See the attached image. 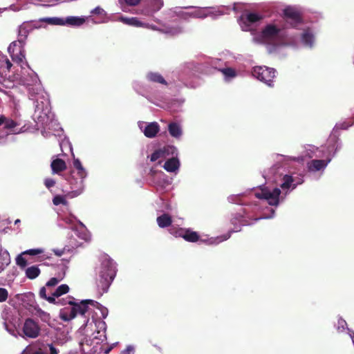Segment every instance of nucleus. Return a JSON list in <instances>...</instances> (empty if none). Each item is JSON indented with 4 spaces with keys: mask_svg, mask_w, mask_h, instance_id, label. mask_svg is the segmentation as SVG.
Masks as SVG:
<instances>
[{
    "mask_svg": "<svg viewBox=\"0 0 354 354\" xmlns=\"http://www.w3.org/2000/svg\"><path fill=\"white\" fill-rule=\"evenodd\" d=\"M142 0H118L122 11L125 12V6H135L140 3Z\"/></svg>",
    "mask_w": 354,
    "mask_h": 354,
    "instance_id": "nucleus-33",
    "label": "nucleus"
},
{
    "mask_svg": "<svg viewBox=\"0 0 354 354\" xmlns=\"http://www.w3.org/2000/svg\"><path fill=\"white\" fill-rule=\"evenodd\" d=\"M143 27H145V28L153 30H158V31H160L166 35H171V36L179 35L183 32V28L180 26H167L164 25L162 28H158L157 26H156L155 25L144 23Z\"/></svg>",
    "mask_w": 354,
    "mask_h": 354,
    "instance_id": "nucleus-18",
    "label": "nucleus"
},
{
    "mask_svg": "<svg viewBox=\"0 0 354 354\" xmlns=\"http://www.w3.org/2000/svg\"><path fill=\"white\" fill-rule=\"evenodd\" d=\"M99 261L100 266L97 271V286L102 292H106L116 275V267L113 259L105 253L99 256Z\"/></svg>",
    "mask_w": 354,
    "mask_h": 354,
    "instance_id": "nucleus-4",
    "label": "nucleus"
},
{
    "mask_svg": "<svg viewBox=\"0 0 354 354\" xmlns=\"http://www.w3.org/2000/svg\"><path fill=\"white\" fill-rule=\"evenodd\" d=\"M280 194L281 190L279 188L275 187L270 189L267 187H260L254 194L256 198L266 201L272 206L278 205Z\"/></svg>",
    "mask_w": 354,
    "mask_h": 354,
    "instance_id": "nucleus-10",
    "label": "nucleus"
},
{
    "mask_svg": "<svg viewBox=\"0 0 354 354\" xmlns=\"http://www.w3.org/2000/svg\"><path fill=\"white\" fill-rule=\"evenodd\" d=\"M283 177H287V178H289V177H292L290 175H288V174H285L283 176Z\"/></svg>",
    "mask_w": 354,
    "mask_h": 354,
    "instance_id": "nucleus-59",
    "label": "nucleus"
},
{
    "mask_svg": "<svg viewBox=\"0 0 354 354\" xmlns=\"http://www.w3.org/2000/svg\"><path fill=\"white\" fill-rule=\"evenodd\" d=\"M261 19V15L254 12H250L241 15L238 21L242 30L250 31L252 30V24Z\"/></svg>",
    "mask_w": 354,
    "mask_h": 354,
    "instance_id": "nucleus-13",
    "label": "nucleus"
},
{
    "mask_svg": "<svg viewBox=\"0 0 354 354\" xmlns=\"http://www.w3.org/2000/svg\"><path fill=\"white\" fill-rule=\"evenodd\" d=\"M28 31L24 26H20L19 29V37L18 39H23L24 42H26V39L28 37Z\"/></svg>",
    "mask_w": 354,
    "mask_h": 354,
    "instance_id": "nucleus-42",
    "label": "nucleus"
},
{
    "mask_svg": "<svg viewBox=\"0 0 354 354\" xmlns=\"http://www.w3.org/2000/svg\"><path fill=\"white\" fill-rule=\"evenodd\" d=\"M182 238L186 241L195 243L199 240V235L196 232L192 231L190 229H184Z\"/></svg>",
    "mask_w": 354,
    "mask_h": 354,
    "instance_id": "nucleus-27",
    "label": "nucleus"
},
{
    "mask_svg": "<svg viewBox=\"0 0 354 354\" xmlns=\"http://www.w3.org/2000/svg\"><path fill=\"white\" fill-rule=\"evenodd\" d=\"M339 147L338 139L335 136H330L328 141L326 151L322 157H326L325 160H312L307 162L308 170L310 172L324 171L331 160V157Z\"/></svg>",
    "mask_w": 354,
    "mask_h": 354,
    "instance_id": "nucleus-6",
    "label": "nucleus"
},
{
    "mask_svg": "<svg viewBox=\"0 0 354 354\" xmlns=\"http://www.w3.org/2000/svg\"><path fill=\"white\" fill-rule=\"evenodd\" d=\"M351 124H346L345 122L337 124L335 128L338 129H347Z\"/></svg>",
    "mask_w": 354,
    "mask_h": 354,
    "instance_id": "nucleus-51",
    "label": "nucleus"
},
{
    "mask_svg": "<svg viewBox=\"0 0 354 354\" xmlns=\"http://www.w3.org/2000/svg\"><path fill=\"white\" fill-rule=\"evenodd\" d=\"M101 324H102L103 326H105V322H101Z\"/></svg>",
    "mask_w": 354,
    "mask_h": 354,
    "instance_id": "nucleus-60",
    "label": "nucleus"
},
{
    "mask_svg": "<svg viewBox=\"0 0 354 354\" xmlns=\"http://www.w3.org/2000/svg\"><path fill=\"white\" fill-rule=\"evenodd\" d=\"M156 221L160 227H168L171 225L172 218L169 214L165 213L158 216L156 218Z\"/></svg>",
    "mask_w": 354,
    "mask_h": 354,
    "instance_id": "nucleus-26",
    "label": "nucleus"
},
{
    "mask_svg": "<svg viewBox=\"0 0 354 354\" xmlns=\"http://www.w3.org/2000/svg\"><path fill=\"white\" fill-rule=\"evenodd\" d=\"M12 66V63L6 56L0 55V83L7 78Z\"/></svg>",
    "mask_w": 354,
    "mask_h": 354,
    "instance_id": "nucleus-21",
    "label": "nucleus"
},
{
    "mask_svg": "<svg viewBox=\"0 0 354 354\" xmlns=\"http://www.w3.org/2000/svg\"><path fill=\"white\" fill-rule=\"evenodd\" d=\"M88 304L93 306H100V303L91 299L82 301L80 304H75L69 308H64L60 310L59 317L62 320L68 322L76 317L77 314L84 315L88 310Z\"/></svg>",
    "mask_w": 354,
    "mask_h": 354,
    "instance_id": "nucleus-8",
    "label": "nucleus"
},
{
    "mask_svg": "<svg viewBox=\"0 0 354 354\" xmlns=\"http://www.w3.org/2000/svg\"><path fill=\"white\" fill-rule=\"evenodd\" d=\"M252 35L253 41L266 45L269 53L274 52L280 46L295 45L287 38L285 31L274 24H268L261 32Z\"/></svg>",
    "mask_w": 354,
    "mask_h": 354,
    "instance_id": "nucleus-2",
    "label": "nucleus"
},
{
    "mask_svg": "<svg viewBox=\"0 0 354 354\" xmlns=\"http://www.w3.org/2000/svg\"><path fill=\"white\" fill-rule=\"evenodd\" d=\"M47 292V288L46 287H42L39 290V297L42 299H46L49 303H55V298L51 295L50 296H48L46 294Z\"/></svg>",
    "mask_w": 354,
    "mask_h": 354,
    "instance_id": "nucleus-36",
    "label": "nucleus"
},
{
    "mask_svg": "<svg viewBox=\"0 0 354 354\" xmlns=\"http://www.w3.org/2000/svg\"><path fill=\"white\" fill-rule=\"evenodd\" d=\"M221 71L223 73L225 80H227L235 77L237 75L236 71L232 68H223L221 69Z\"/></svg>",
    "mask_w": 354,
    "mask_h": 354,
    "instance_id": "nucleus-38",
    "label": "nucleus"
},
{
    "mask_svg": "<svg viewBox=\"0 0 354 354\" xmlns=\"http://www.w3.org/2000/svg\"><path fill=\"white\" fill-rule=\"evenodd\" d=\"M44 250L41 248L30 249L22 252V254H28L31 256L38 255L42 254Z\"/></svg>",
    "mask_w": 354,
    "mask_h": 354,
    "instance_id": "nucleus-40",
    "label": "nucleus"
},
{
    "mask_svg": "<svg viewBox=\"0 0 354 354\" xmlns=\"http://www.w3.org/2000/svg\"><path fill=\"white\" fill-rule=\"evenodd\" d=\"M138 126L144 135L149 138L156 137L160 131V125L156 122H147L144 121H139L138 122Z\"/></svg>",
    "mask_w": 354,
    "mask_h": 354,
    "instance_id": "nucleus-14",
    "label": "nucleus"
},
{
    "mask_svg": "<svg viewBox=\"0 0 354 354\" xmlns=\"http://www.w3.org/2000/svg\"><path fill=\"white\" fill-rule=\"evenodd\" d=\"M152 180V183L156 184L157 186L160 187L161 188H165L167 185L170 184V182L167 178H151Z\"/></svg>",
    "mask_w": 354,
    "mask_h": 354,
    "instance_id": "nucleus-39",
    "label": "nucleus"
},
{
    "mask_svg": "<svg viewBox=\"0 0 354 354\" xmlns=\"http://www.w3.org/2000/svg\"><path fill=\"white\" fill-rule=\"evenodd\" d=\"M40 130L44 137L48 138L51 135H59L58 132L59 131H62V128L60 127L59 124L57 122V121L55 120L53 115L51 118L50 121H49V122H47L46 125L42 127Z\"/></svg>",
    "mask_w": 354,
    "mask_h": 354,
    "instance_id": "nucleus-17",
    "label": "nucleus"
},
{
    "mask_svg": "<svg viewBox=\"0 0 354 354\" xmlns=\"http://www.w3.org/2000/svg\"><path fill=\"white\" fill-rule=\"evenodd\" d=\"M20 223V220H19V219H17V220L15 221V224H17V223Z\"/></svg>",
    "mask_w": 354,
    "mask_h": 354,
    "instance_id": "nucleus-58",
    "label": "nucleus"
},
{
    "mask_svg": "<svg viewBox=\"0 0 354 354\" xmlns=\"http://www.w3.org/2000/svg\"><path fill=\"white\" fill-rule=\"evenodd\" d=\"M66 268H67L66 266H63L62 268V270L63 272L62 274L58 277H52L51 279H50L48 281H47V283H46V287L49 290V292L51 291L50 290L51 287L55 286L56 285L58 284V283L60 281H62L64 279Z\"/></svg>",
    "mask_w": 354,
    "mask_h": 354,
    "instance_id": "nucleus-28",
    "label": "nucleus"
},
{
    "mask_svg": "<svg viewBox=\"0 0 354 354\" xmlns=\"http://www.w3.org/2000/svg\"><path fill=\"white\" fill-rule=\"evenodd\" d=\"M324 149L319 150L317 147L313 145H308L305 148L301 156H288L286 158L287 161H295L297 162L303 163L307 158H311L314 156L322 157L320 153H324Z\"/></svg>",
    "mask_w": 354,
    "mask_h": 354,
    "instance_id": "nucleus-12",
    "label": "nucleus"
},
{
    "mask_svg": "<svg viewBox=\"0 0 354 354\" xmlns=\"http://www.w3.org/2000/svg\"><path fill=\"white\" fill-rule=\"evenodd\" d=\"M68 147L69 150H70V151L72 153V155L74 156V154L73 153V148H72L71 144L70 143L68 140H64L60 143V147H61L62 151H64V150H63V147Z\"/></svg>",
    "mask_w": 354,
    "mask_h": 354,
    "instance_id": "nucleus-48",
    "label": "nucleus"
},
{
    "mask_svg": "<svg viewBox=\"0 0 354 354\" xmlns=\"http://www.w3.org/2000/svg\"><path fill=\"white\" fill-rule=\"evenodd\" d=\"M118 21H121L122 23L126 24V25H128L129 26V22H130V17H120L118 18Z\"/></svg>",
    "mask_w": 354,
    "mask_h": 354,
    "instance_id": "nucleus-53",
    "label": "nucleus"
},
{
    "mask_svg": "<svg viewBox=\"0 0 354 354\" xmlns=\"http://www.w3.org/2000/svg\"><path fill=\"white\" fill-rule=\"evenodd\" d=\"M49 348H50V354H58L57 350L52 344H50L49 346Z\"/></svg>",
    "mask_w": 354,
    "mask_h": 354,
    "instance_id": "nucleus-55",
    "label": "nucleus"
},
{
    "mask_svg": "<svg viewBox=\"0 0 354 354\" xmlns=\"http://www.w3.org/2000/svg\"><path fill=\"white\" fill-rule=\"evenodd\" d=\"M25 44L23 39H18L12 41L8 48L12 60L21 67V74H17L15 78L27 86H39L40 81L37 73L30 68L26 60Z\"/></svg>",
    "mask_w": 354,
    "mask_h": 354,
    "instance_id": "nucleus-1",
    "label": "nucleus"
},
{
    "mask_svg": "<svg viewBox=\"0 0 354 354\" xmlns=\"http://www.w3.org/2000/svg\"><path fill=\"white\" fill-rule=\"evenodd\" d=\"M8 297V292L6 288H0V302L6 301Z\"/></svg>",
    "mask_w": 354,
    "mask_h": 354,
    "instance_id": "nucleus-47",
    "label": "nucleus"
},
{
    "mask_svg": "<svg viewBox=\"0 0 354 354\" xmlns=\"http://www.w3.org/2000/svg\"><path fill=\"white\" fill-rule=\"evenodd\" d=\"M185 67H186L188 69H193L194 68H196V66L193 63H187L185 65Z\"/></svg>",
    "mask_w": 354,
    "mask_h": 354,
    "instance_id": "nucleus-56",
    "label": "nucleus"
},
{
    "mask_svg": "<svg viewBox=\"0 0 354 354\" xmlns=\"http://www.w3.org/2000/svg\"><path fill=\"white\" fill-rule=\"evenodd\" d=\"M91 13L92 14H95V15H102V16H104L106 14L105 10L104 9H102V8L99 7V6L95 8L91 11Z\"/></svg>",
    "mask_w": 354,
    "mask_h": 354,
    "instance_id": "nucleus-49",
    "label": "nucleus"
},
{
    "mask_svg": "<svg viewBox=\"0 0 354 354\" xmlns=\"http://www.w3.org/2000/svg\"><path fill=\"white\" fill-rule=\"evenodd\" d=\"M147 78L149 81L155 83H159L162 84H167V82L164 77L158 73L150 72L147 75Z\"/></svg>",
    "mask_w": 354,
    "mask_h": 354,
    "instance_id": "nucleus-29",
    "label": "nucleus"
},
{
    "mask_svg": "<svg viewBox=\"0 0 354 354\" xmlns=\"http://www.w3.org/2000/svg\"><path fill=\"white\" fill-rule=\"evenodd\" d=\"M63 21L64 26H80L85 22V19L84 17L70 16L63 18Z\"/></svg>",
    "mask_w": 354,
    "mask_h": 354,
    "instance_id": "nucleus-25",
    "label": "nucleus"
},
{
    "mask_svg": "<svg viewBox=\"0 0 354 354\" xmlns=\"http://www.w3.org/2000/svg\"><path fill=\"white\" fill-rule=\"evenodd\" d=\"M35 99V108L32 114V119L36 123L37 129H41L50 121L54 114L51 111L50 100L46 94L41 92L37 93Z\"/></svg>",
    "mask_w": 354,
    "mask_h": 354,
    "instance_id": "nucleus-5",
    "label": "nucleus"
},
{
    "mask_svg": "<svg viewBox=\"0 0 354 354\" xmlns=\"http://www.w3.org/2000/svg\"><path fill=\"white\" fill-rule=\"evenodd\" d=\"M23 332L26 336L30 338H36L39 335L40 327L32 319L28 318L24 324Z\"/></svg>",
    "mask_w": 354,
    "mask_h": 354,
    "instance_id": "nucleus-16",
    "label": "nucleus"
},
{
    "mask_svg": "<svg viewBox=\"0 0 354 354\" xmlns=\"http://www.w3.org/2000/svg\"><path fill=\"white\" fill-rule=\"evenodd\" d=\"M164 169L171 173H176L180 167V161L177 157L169 158L163 166Z\"/></svg>",
    "mask_w": 354,
    "mask_h": 354,
    "instance_id": "nucleus-23",
    "label": "nucleus"
},
{
    "mask_svg": "<svg viewBox=\"0 0 354 354\" xmlns=\"http://www.w3.org/2000/svg\"><path fill=\"white\" fill-rule=\"evenodd\" d=\"M283 15L287 21H290L291 26L299 28L302 24L301 17V9L295 6H287L282 10Z\"/></svg>",
    "mask_w": 354,
    "mask_h": 354,
    "instance_id": "nucleus-11",
    "label": "nucleus"
},
{
    "mask_svg": "<svg viewBox=\"0 0 354 354\" xmlns=\"http://www.w3.org/2000/svg\"><path fill=\"white\" fill-rule=\"evenodd\" d=\"M21 120L0 115V145L7 142L10 135H16L24 131V127H21Z\"/></svg>",
    "mask_w": 354,
    "mask_h": 354,
    "instance_id": "nucleus-7",
    "label": "nucleus"
},
{
    "mask_svg": "<svg viewBox=\"0 0 354 354\" xmlns=\"http://www.w3.org/2000/svg\"><path fill=\"white\" fill-rule=\"evenodd\" d=\"M168 131L171 137L177 140L180 139L183 136L182 126L178 122H170L168 124Z\"/></svg>",
    "mask_w": 354,
    "mask_h": 354,
    "instance_id": "nucleus-22",
    "label": "nucleus"
},
{
    "mask_svg": "<svg viewBox=\"0 0 354 354\" xmlns=\"http://www.w3.org/2000/svg\"><path fill=\"white\" fill-rule=\"evenodd\" d=\"M95 307L97 308L101 309L102 315L103 318H106V317L108 315L107 309L105 308H103L100 304V306H95Z\"/></svg>",
    "mask_w": 354,
    "mask_h": 354,
    "instance_id": "nucleus-52",
    "label": "nucleus"
},
{
    "mask_svg": "<svg viewBox=\"0 0 354 354\" xmlns=\"http://www.w3.org/2000/svg\"><path fill=\"white\" fill-rule=\"evenodd\" d=\"M53 252L57 257H61L64 253V250L53 249Z\"/></svg>",
    "mask_w": 354,
    "mask_h": 354,
    "instance_id": "nucleus-54",
    "label": "nucleus"
},
{
    "mask_svg": "<svg viewBox=\"0 0 354 354\" xmlns=\"http://www.w3.org/2000/svg\"><path fill=\"white\" fill-rule=\"evenodd\" d=\"M10 263L9 252L4 249H0V273Z\"/></svg>",
    "mask_w": 354,
    "mask_h": 354,
    "instance_id": "nucleus-24",
    "label": "nucleus"
},
{
    "mask_svg": "<svg viewBox=\"0 0 354 354\" xmlns=\"http://www.w3.org/2000/svg\"><path fill=\"white\" fill-rule=\"evenodd\" d=\"M301 44L306 48H311L315 42V37L311 28H304L300 37Z\"/></svg>",
    "mask_w": 354,
    "mask_h": 354,
    "instance_id": "nucleus-19",
    "label": "nucleus"
},
{
    "mask_svg": "<svg viewBox=\"0 0 354 354\" xmlns=\"http://www.w3.org/2000/svg\"><path fill=\"white\" fill-rule=\"evenodd\" d=\"M153 12H157L163 6V0H151Z\"/></svg>",
    "mask_w": 354,
    "mask_h": 354,
    "instance_id": "nucleus-41",
    "label": "nucleus"
},
{
    "mask_svg": "<svg viewBox=\"0 0 354 354\" xmlns=\"http://www.w3.org/2000/svg\"><path fill=\"white\" fill-rule=\"evenodd\" d=\"M64 156V154H62L53 156L50 167L53 174L59 175L61 171L66 169V162L61 158V156Z\"/></svg>",
    "mask_w": 354,
    "mask_h": 354,
    "instance_id": "nucleus-20",
    "label": "nucleus"
},
{
    "mask_svg": "<svg viewBox=\"0 0 354 354\" xmlns=\"http://www.w3.org/2000/svg\"><path fill=\"white\" fill-rule=\"evenodd\" d=\"M44 183L48 188H50L54 186L55 181L53 178H47Z\"/></svg>",
    "mask_w": 354,
    "mask_h": 354,
    "instance_id": "nucleus-50",
    "label": "nucleus"
},
{
    "mask_svg": "<svg viewBox=\"0 0 354 354\" xmlns=\"http://www.w3.org/2000/svg\"><path fill=\"white\" fill-rule=\"evenodd\" d=\"M41 21L51 25L64 26L63 18L60 17H45L41 19Z\"/></svg>",
    "mask_w": 354,
    "mask_h": 354,
    "instance_id": "nucleus-34",
    "label": "nucleus"
},
{
    "mask_svg": "<svg viewBox=\"0 0 354 354\" xmlns=\"http://www.w3.org/2000/svg\"><path fill=\"white\" fill-rule=\"evenodd\" d=\"M75 299L73 297L67 296L65 298L59 299L55 297V302L52 303L53 304L56 305H60V306H64L66 304H69L71 306H73L75 304H77L74 301Z\"/></svg>",
    "mask_w": 354,
    "mask_h": 354,
    "instance_id": "nucleus-32",
    "label": "nucleus"
},
{
    "mask_svg": "<svg viewBox=\"0 0 354 354\" xmlns=\"http://www.w3.org/2000/svg\"><path fill=\"white\" fill-rule=\"evenodd\" d=\"M339 324H346V322H345V321H344V320H339Z\"/></svg>",
    "mask_w": 354,
    "mask_h": 354,
    "instance_id": "nucleus-57",
    "label": "nucleus"
},
{
    "mask_svg": "<svg viewBox=\"0 0 354 354\" xmlns=\"http://www.w3.org/2000/svg\"><path fill=\"white\" fill-rule=\"evenodd\" d=\"M187 10H185L183 8L176 7L168 11L169 16L178 17L184 21H189L191 19H205L211 17L216 19L224 15L229 14L230 6H220L216 7H186Z\"/></svg>",
    "mask_w": 354,
    "mask_h": 354,
    "instance_id": "nucleus-3",
    "label": "nucleus"
},
{
    "mask_svg": "<svg viewBox=\"0 0 354 354\" xmlns=\"http://www.w3.org/2000/svg\"><path fill=\"white\" fill-rule=\"evenodd\" d=\"M129 26L135 27H143L144 23L140 21L137 17H130Z\"/></svg>",
    "mask_w": 354,
    "mask_h": 354,
    "instance_id": "nucleus-46",
    "label": "nucleus"
},
{
    "mask_svg": "<svg viewBox=\"0 0 354 354\" xmlns=\"http://www.w3.org/2000/svg\"><path fill=\"white\" fill-rule=\"evenodd\" d=\"M53 203L55 205H59L60 204L66 205L67 201L62 196H55L53 199Z\"/></svg>",
    "mask_w": 354,
    "mask_h": 354,
    "instance_id": "nucleus-45",
    "label": "nucleus"
},
{
    "mask_svg": "<svg viewBox=\"0 0 354 354\" xmlns=\"http://www.w3.org/2000/svg\"><path fill=\"white\" fill-rule=\"evenodd\" d=\"M252 73L253 77L264 82L268 86L272 87L274 86L273 80L276 73L274 68L265 66H254L252 68Z\"/></svg>",
    "mask_w": 354,
    "mask_h": 354,
    "instance_id": "nucleus-9",
    "label": "nucleus"
},
{
    "mask_svg": "<svg viewBox=\"0 0 354 354\" xmlns=\"http://www.w3.org/2000/svg\"><path fill=\"white\" fill-rule=\"evenodd\" d=\"M287 180L281 184V187L283 189H289L290 187H292V189H295L296 187L295 184H292L294 182V178H286Z\"/></svg>",
    "mask_w": 354,
    "mask_h": 354,
    "instance_id": "nucleus-43",
    "label": "nucleus"
},
{
    "mask_svg": "<svg viewBox=\"0 0 354 354\" xmlns=\"http://www.w3.org/2000/svg\"><path fill=\"white\" fill-rule=\"evenodd\" d=\"M22 255L23 254H21L17 257L16 263L21 268H24L27 266L28 263L27 260L24 257H23Z\"/></svg>",
    "mask_w": 354,
    "mask_h": 354,
    "instance_id": "nucleus-44",
    "label": "nucleus"
},
{
    "mask_svg": "<svg viewBox=\"0 0 354 354\" xmlns=\"http://www.w3.org/2000/svg\"><path fill=\"white\" fill-rule=\"evenodd\" d=\"M40 270L37 266H32L26 270V276L30 279H34L40 274Z\"/></svg>",
    "mask_w": 354,
    "mask_h": 354,
    "instance_id": "nucleus-30",
    "label": "nucleus"
},
{
    "mask_svg": "<svg viewBox=\"0 0 354 354\" xmlns=\"http://www.w3.org/2000/svg\"><path fill=\"white\" fill-rule=\"evenodd\" d=\"M178 149L172 145L165 146L156 150L150 156V160L155 162L162 158H166L169 156H177Z\"/></svg>",
    "mask_w": 354,
    "mask_h": 354,
    "instance_id": "nucleus-15",
    "label": "nucleus"
},
{
    "mask_svg": "<svg viewBox=\"0 0 354 354\" xmlns=\"http://www.w3.org/2000/svg\"><path fill=\"white\" fill-rule=\"evenodd\" d=\"M73 166L78 171L77 174L81 176L82 177L86 176L87 173L85 169L82 165L81 162L79 159H74L73 160Z\"/></svg>",
    "mask_w": 354,
    "mask_h": 354,
    "instance_id": "nucleus-35",
    "label": "nucleus"
},
{
    "mask_svg": "<svg viewBox=\"0 0 354 354\" xmlns=\"http://www.w3.org/2000/svg\"><path fill=\"white\" fill-rule=\"evenodd\" d=\"M68 291H69L68 286L66 284H62L58 288H57V289L55 291H53V292L50 291V294L52 295L54 297V298H55V297L58 298L60 296H62V295L66 294Z\"/></svg>",
    "mask_w": 354,
    "mask_h": 354,
    "instance_id": "nucleus-31",
    "label": "nucleus"
},
{
    "mask_svg": "<svg viewBox=\"0 0 354 354\" xmlns=\"http://www.w3.org/2000/svg\"><path fill=\"white\" fill-rule=\"evenodd\" d=\"M184 228L171 225L168 230L169 232L175 237H182Z\"/></svg>",
    "mask_w": 354,
    "mask_h": 354,
    "instance_id": "nucleus-37",
    "label": "nucleus"
}]
</instances>
